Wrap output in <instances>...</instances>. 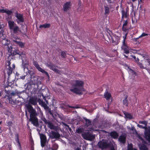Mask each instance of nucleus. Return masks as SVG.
<instances>
[{
	"instance_id": "nucleus-1",
	"label": "nucleus",
	"mask_w": 150,
	"mask_h": 150,
	"mask_svg": "<svg viewBox=\"0 0 150 150\" xmlns=\"http://www.w3.org/2000/svg\"><path fill=\"white\" fill-rule=\"evenodd\" d=\"M4 31L1 30L0 33V42L7 48L8 52L11 54L12 56L16 55H19V58L22 59L23 57H25V53L23 52H21L19 50L15 48H13L10 45V41L8 39L5 38V35L3 34Z\"/></svg>"
},
{
	"instance_id": "nucleus-2",
	"label": "nucleus",
	"mask_w": 150,
	"mask_h": 150,
	"mask_svg": "<svg viewBox=\"0 0 150 150\" xmlns=\"http://www.w3.org/2000/svg\"><path fill=\"white\" fill-rule=\"evenodd\" d=\"M26 107L29 112L30 113L29 121L31 122V123L35 126L38 127V120L37 117L38 114L35 110L30 104H28L26 106Z\"/></svg>"
},
{
	"instance_id": "nucleus-3",
	"label": "nucleus",
	"mask_w": 150,
	"mask_h": 150,
	"mask_svg": "<svg viewBox=\"0 0 150 150\" xmlns=\"http://www.w3.org/2000/svg\"><path fill=\"white\" fill-rule=\"evenodd\" d=\"M84 84V83L83 81L76 80L75 83L73 85V88H70V90L76 94L82 95L83 91H84L83 88Z\"/></svg>"
},
{
	"instance_id": "nucleus-4",
	"label": "nucleus",
	"mask_w": 150,
	"mask_h": 150,
	"mask_svg": "<svg viewBox=\"0 0 150 150\" xmlns=\"http://www.w3.org/2000/svg\"><path fill=\"white\" fill-rule=\"evenodd\" d=\"M9 29L13 31L14 33L16 34L18 32H21L19 27L15 23L14 21L7 20Z\"/></svg>"
},
{
	"instance_id": "nucleus-5",
	"label": "nucleus",
	"mask_w": 150,
	"mask_h": 150,
	"mask_svg": "<svg viewBox=\"0 0 150 150\" xmlns=\"http://www.w3.org/2000/svg\"><path fill=\"white\" fill-rule=\"evenodd\" d=\"M26 71V75H30V81L32 84H35L38 83L37 81L38 80V78L34 75L33 71L31 70L27 69Z\"/></svg>"
},
{
	"instance_id": "nucleus-6",
	"label": "nucleus",
	"mask_w": 150,
	"mask_h": 150,
	"mask_svg": "<svg viewBox=\"0 0 150 150\" xmlns=\"http://www.w3.org/2000/svg\"><path fill=\"white\" fill-rule=\"evenodd\" d=\"M15 16L17 19L16 21L18 24L21 25V23L24 22V19L23 14L18 13L17 12L15 13Z\"/></svg>"
},
{
	"instance_id": "nucleus-7",
	"label": "nucleus",
	"mask_w": 150,
	"mask_h": 150,
	"mask_svg": "<svg viewBox=\"0 0 150 150\" xmlns=\"http://www.w3.org/2000/svg\"><path fill=\"white\" fill-rule=\"evenodd\" d=\"M82 137L85 139L92 140L94 139V135H92L89 132H85L82 134Z\"/></svg>"
},
{
	"instance_id": "nucleus-8",
	"label": "nucleus",
	"mask_w": 150,
	"mask_h": 150,
	"mask_svg": "<svg viewBox=\"0 0 150 150\" xmlns=\"http://www.w3.org/2000/svg\"><path fill=\"white\" fill-rule=\"evenodd\" d=\"M40 138L41 146L42 148H43L45 146L46 143L48 142L47 141L46 136L45 134H40Z\"/></svg>"
},
{
	"instance_id": "nucleus-9",
	"label": "nucleus",
	"mask_w": 150,
	"mask_h": 150,
	"mask_svg": "<svg viewBox=\"0 0 150 150\" xmlns=\"http://www.w3.org/2000/svg\"><path fill=\"white\" fill-rule=\"evenodd\" d=\"M13 41L14 44L19 46V47L21 48H24L25 45V43L21 42L20 38H18L17 37L16 38L13 39Z\"/></svg>"
},
{
	"instance_id": "nucleus-10",
	"label": "nucleus",
	"mask_w": 150,
	"mask_h": 150,
	"mask_svg": "<svg viewBox=\"0 0 150 150\" xmlns=\"http://www.w3.org/2000/svg\"><path fill=\"white\" fill-rule=\"evenodd\" d=\"M144 129V137L150 143V127H146Z\"/></svg>"
},
{
	"instance_id": "nucleus-11",
	"label": "nucleus",
	"mask_w": 150,
	"mask_h": 150,
	"mask_svg": "<svg viewBox=\"0 0 150 150\" xmlns=\"http://www.w3.org/2000/svg\"><path fill=\"white\" fill-rule=\"evenodd\" d=\"M48 113L52 117L54 120H56L57 122H59V115L57 113H54L51 111V109H49L48 111Z\"/></svg>"
},
{
	"instance_id": "nucleus-12",
	"label": "nucleus",
	"mask_w": 150,
	"mask_h": 150,
	"mask_svg": "<svg viewBox=\"0 0 150 150\" xmlns=\"http://www.w3.org/2000/svg\"><path fill=\"white\" fill-rule=\"evenodd\" d=\"M46 65L50 69L52 70L55 72L57 73H59V71L57 69V66L55 65L54 64L50 62L49 63H47L46 64Z\"/></svg>"
},
{
	"instance_id": "nucleus-13",
	"label": "nucleus",
	"mask_w": 150,
	"mask_h": 150,
	"mask_svg": "<svg viewBox=\"0 0 150 150\" xmlns=\"http://www.w3.org/2000/svg\"><path fill=\"white\" fill-rule=\"evenodd\" d=\"M72 4L71 1L66 2L63 5V10L64 12H67L71 9Z\"/></svg>"
},
{
	"instance_id": "nucleus-14",
	"label": "nucleus",
	"mask_w": 150,
	"mask_h": 150,
	"mask_svg": "<svg viewBox=\"0 0 150 150\" xmlns=\"http://www.w3.org/2000/svg\"><path fill=\"white\" fill-rule=\"evenodd\" d=\"M98 145L99 147L102 149L106 148L108 146V145L106 142L103 140L99 142Z\"/></svg>"
},
{
	"instance_id": "nucleus-15",
	"label": "nucleus",
	"mask_w": 150,
	"mask_h": 150,
	"mask_svg": "<svg viewBox=\"0 0 150 150\" xmlns=\"http://www.w3.org/2000/svg\"><path fill=\"white\" fill-rule=\"evenodd\" d=\"M60 137L59 134L54 131H52L50 137L51 139H58Z\"/></svg>"
},
{
	"instance_id": "nucleus-16",
	"label": "nucleus",
	"mask_w": 150,
	"mask_h": 150,
	"mask_svg": "<svg viewBox=\"0 0 150 150\" xmlns=\"http://www.w3.org/2000/svg\"><path fill=\"white\" fill-rule=\"evenodd\" d=\"M24 52L25 53V52ZM25 57H23L22 58V59L21 58H19V59H21L23 60L22 65H23V68L24 69V71H25V69H28V66L29 63V62L28 61H25V62H23V58Z\"/></svg>"
},
{
	"instance_id": "nucleus-17",
	"label": "nucleus",
	"mask_w": 150,
	"mask_h": 150,
	"mask_svg": "<svg viewBox=\"0 0 150 150\" xmlns=\"http://www.w3.org/2000/svg\"><path fill=\"white\" fill-rule=\"evenodd\" d=\"M39 103L42 106L44 107V109L47 110V112L49 109H51L49 108L47 105L42 100H40L39 101Z\"/></svg>"
},
{
	"instance_id": "nucleus-18",
	"label": "nucleus",
	"mask_w": 150,
	"mask_h": 150,
	"mask_svg": "<svg viewBox=\"0 0 150 150\" xmlns=\"http://www.w3.org/2000/svg\"><path fill=\"white\" fill-rule=\"evenodd\" d=\"M111 137L114 139H117L118 136V133L116 131H112L109 133Z\"/></svg>"
},
{
	"instance_id": "nucleus-19",
	"label": "nucleus",
	"mask_w": 150,
	"mask_h": 150,
	"mask_svg": "<svg viewBox=\"0 0 150 150\" xmlns=\"http://www.w3.org/2000/svg\"><path fill=\"white\" fill-rule=\"evenodd\" d=\"M146 62L147 63V64H146L145 65V67H144L143 65L142 64L140 63L139 62L138 63V64L140 68L142 69H145L146 67H150V61L146 59Z\"/></svg>"
},
{
	"instance_id": "nucleus-20",
	"label": "nucleus",
	"mask_w": 150,
	"mask_h": 150,
	"mask_svg": "<svg viewBox=\"0 0 150 150\" xmlns=\"http://www.w3.org/2000/svg\"><path fill=\"white\" fill-rule=\"evenodd\" d=\"M121 48L123 50L125 53L127 54L129 53V48L127 46L126 44H125V45L122 44V46Z\"/></svg>"
},
{
	"instance_id": "nucleus-21",
	"label": "nucleus",
	"mask_w": 150,
	"mask_h": 150,
	"mask_svg": "<svg viewBox=\"0 0 150 150\" xmlns=\"http://www.w3.org/2000/svg\"><path fill=\"white\" fill-rule=\"evenodd\" d=\"M126 136L125 135H120L118 139L119 141L122 144H125V142Z\"/></svg>"
},
{
	"instance_id": "nucleus-22",
	"label": "nucleus",
	"mask_w": 150,
	"mask_h": 150,
	"mask_svg": "<svg viewBox=\"0 0 150 150\" xmlns=\"http://www.w3.org/2000/svg\"><path fill=\"white\" fill-rule=\"evenodd\" d=\"M29 102L30 103L33 105H36L37 104V99L34 97L30 98Z\"/></svg>"
},
{
	"instance_id": "nucleus-23",
	"label": "nucleus",
	"mask_w": 150,
	"mask_h": 150,
	"mask_svg": "<svg viewBox=\"0 0 150 150\" xmlns=\"http://www.w3.org/2000/svg\"><path fill=\"white\" fill-rule=\"evenodd\" d=\"M37 83H38L37 84H32L31 82H30V84L31 85H36L37 86V87L36 88H34L33 89V93L34 94L36 93H37V92L38 91V86L40 84H41V81H37Z\"/></svg>"
},
{
	"instance_id": "nucleus-24",
	"label": "nucleus",
	"mask_w": 150,
	"mask_h": 150,
	"mask_svg": "<svg viewBox=\"0 0 150 150\" xmlns=\"http://www.w3.org/2000/svg\"><path fill=\"white\" fill-rule=\"evenodd\" d=\"M47 124L48 125V127L51 129H54L55 130L57 129V127L50 121L48 122Z\"/></svg>"
},
{
	"instance_id": "nucleus-25",
	"label": "nucleus",
	"mask_w": 150,
	"mask_h": 150,
	"mask_svg": "<svg viewBox=\"0 0 150 150\" xmlns=\"http://www.w3.org/2000/svg\"><path fill=\"white\" fill-rule=\"evenodd\" d=\"M139 147L140 150H148L149 149L147 146L144 144H139Z\"/></svg>"
},
{
	"instance_id": "nucleus-26",
	"label": "nucleus",
	"mask_w": 150,
	"mask_h": 150,
	"mask_svg": "<svg viewBox=\"0 0 150 150\" xmlns=\"http://www.w3.org/2000/svg\"><path fill=\"white\" fill-rule=\"evenodd\" d=\"M83 118L85 121V126L87 127L91 124L92 122L91 120L87 119L86 117H83Z\"/></svg>"
},
{
	"instance_id": "nucleus-27",
	"label": "nucleus",
	"mask_w": 150,
	"mask_h": 150,
	"mask_svg": "<svg viewBox=\"0 0 150 150\" xmlns=\"http://www.w3.org/2000/svg\"><path fill=\"white\" fill-rule=\"evenodd\" d=\"M37 69L40 71L45 74L47 76H49V75L47 72L45 71L44 69H43L40 67H39L38 68H37Z\"/></svg>"
},
{
	"instance_id": "nucleus-28",
	"label": "nucleus",
	"mask_w": 150,
	"mask_h": 150,
	"mask_svg": "<svg viewBox=\"0 0 150 150\" xmlns=\"http://www.w3.org/2000/svg\"><path fill=\"white\" fill-rule=\"evenodd\" d=\"M104 96L107 100H109L111 97V95L110 93L106 92L104 94Z\"/></svg>"
},
{
	"instance_id": "nucleus-29",
	"label": "nucleus",
	"mask_w": 150,
	"mask_h": 150,
	"mask_svg": "<svg viewBox=\"0 0 150 150\" xmlns=\"http://www.w3.org/2000/svg\"><path fill=\"white\" fill-rule=\"evenodd\" d=\"M50 26V23H46L40 25L39 26V28H49Z\"/></svg>"
},
{
	"instance_id": "nucleus-30",
	"label": "nucleus",
	"mask_w": 150,
	"mask_h": 150,
	"mask_svg": "<svg viewBox=\"0 0 150 150\" xmlns=\"http://www.w3.org/2000/svg\"><path fill=\"white\" fill-rule=\"evenodd\" d=\"M128 96L127 95H126L125 97V98L123 100V104L124 105H126L127 106H128V101L127 100V98H128Z\"/></svg>"
},
{
	"instance_id": "nucleus-31",
	"label": "nucleus",
	"mask_w": 150,
	"mask_h": 150,
	"mask_svg": "<svg viewBox=\"0 0 150 150\" xmlns=\"http://www.w3.org/2000/svg\"><path fill=\"white\" fill-rule=\"evenodd\" d=\"M62 124L63 125L65 126V128H66V129H67V130L68 129L70 131H71V128L69 127V125L67 124L64 122H62Z\"/></svg>"
},
{
	"instance_id": "nucleus-32",
	"label": "nucleus",
	"mask_w": 150,
	"mask_h": 150,
	"mask_svg": "<svg viewBox=\"0 0 150 150\" xmlns=\"http://www.w3.org/2000/svg\"><path fill=\"white\" fill-rule=\"evenodd\" d=\"M58 148V145L56 143H54L53 146V148H52L51 150H57Z\"/></svg>"
},
{
	"instance_id": "nucleus-33",
	"label": "nucleus",
	"mask_w": 150,
	"mask_h": 150,
	"mask_svg": "<svg viewBox=\"0 0 150 150\" xmlns=\"http://www.w3.org/2000/svg\"><path fill=\"white\" fill-rule=\"evenodd\" d=\"M105 15L108 14L110 12L109 8L108 7L105 6Z\"/></svg>"
},
{
	"instance_id": "nucleus-34",
	"label": "nucleus",
	"mask_w": 150,
	"mask_h": 150,
	"mask_svg": "<svg viewBox=\"0 0 150 150\" xmlns=\"http://www.w3.org/2000/svg\"><path fill=\"white\" fill-rule=\"evenodd\" d=\"M122 19L124 17L127 18V13L126 12H125L123 10L122 11Z\"/></svg>"
},
{
	"instance_id": "nucleus-35",
	"label": "nucleus",
	"mask_w": 150,
	"mask_h": 150,
	"mask_svg": "<svg viewBox=\"0 0 150 150\" xmlns=\"http://www.w3.org/2000/svg\"><path fill=\"white\" fill-rule=\"evenodd\" d=\"M125 115L127 118H129V119H132L133 118L132 116L128 113H125Z\"/></svg>"
},
{
	"instance_id": "nucleus-36",
	"label": "nucleus",
	"mask_w": 150,
	"mask_h": 150,
	"mask_svg": "<svg viewBox=\"0 0 150 150\" xmlns=\"http://www.w3.org/2000/svg\"><path fill=\"white\" fill-rule=\"evenodd\" d=\"M15 140L17 143L20 144V143L19 141V136L18 134H17L15 135Z\"/></svg>"
},
{
	"instance_id": "nucleus-37",
	"label": "nucleus",
	"mask_w": 150,
	"mask_h": 150,
	"mask_svg": "<svg viewBox=\"0 0 150 150\" xmlns=\"http://www.w3.org/2000/svg\"><path fill=\"white\" fill-rule=\"evenodd\" d=\"M41 120L44 122L45 124H47L50 121L49 120H47L44 117H41Z\"/></svg>"
},
{
	"instance_id": "nucleus-38",
	"label": "nucleus",
	"mask_w": 150,
	"mask_h": 150,
	"mask_svg": "<svg viewBox=\"0 0 150 150\" xmlns=\"http://www.w3.org/2000/svg\"><path fill=\"white\" fill-rule=\"evenodd\" d=\"M84 131L82 128H79L76 130V132L78 133H81L83 132Z\"/></svg>"
},
{
	"instance_id": "nucleus-39",
	"label": "nucleus",
	"mask_w": 150,
	"mask_h": 150,
	"mask_svg": "<svg viewBox=\"0 0 150 150\" xmlns=\"http://www.w3.org/2000/svg\"><path fill=\"white\" fill-rule=\"evenodd\" d=\"M8 63V64L7 66H8V68H9V73L11 72V73L12 72V69L11 68V67H10V64H11V62L10 61H8L7 62Z\"/></svg>"
},
{
	"instance_id": "nucleus-40",
	"label": "nucleus",
	"mask_w": 150,
	"mask_h": 150,
	"mask_svg": "<svg viewBox=\"0 0 150 150\" xmlns=\"http://www.w3.org/2000/svg\"><path fill=\"white\" fill-rule=\"evenodd\" d=\"M61 56L64 58H65L67 57L66 52L62 51L61 53Z\"/></svg>"
},
{
	"instance_id": "nucleus-41",
	"label": "nucleus",
	"mask_w": 150,
	"mask_h": 150,
	"mask_svg": "<svg viewBox=\"0 0 150 150\" xmlns=\"http://www.w3.org/2000/svg\"><path fill=\"white\" fill-rule=\"evenodd\" d=\"M139 123L140 124L144 125L145 126H146L147 125V123L146 121H140Z\"/></svg>"
},
{
	"instance_id": "nucleus-42",
	"label": "nucleus",
	"mask_w": 150,
	"mask_h": 150,
	"mask_svg": "<svg viewBox=\"0 0 150 150\" xmlns=\"http://www.w3.org/2000/svg\"><path fill=\"white\" fill-rule=\"evenodd\" d=\"M6 13L8 15H10L12 14L13 12L12 11L9 10H6Z\"/></svg>"
},
{
	"instance_id": "nucleus-43",
	"label": "nucleus",
	"mask_w": 150,
	"mask_h": 150,
	"mask_svg": "<svg viewBox=\"0 0 150 150\" xmlns=\"http://www.w3.org/2000/svg\"><path fill=\"white\" fill-rule=\"evenodd\" d=\"M33 64L37 69V68H38L39 67H40L38 63L36 61H34L33 62Z\"/></svg>"
},
{
	"instance_id": "nucleus-44",
	"label": "nucleus",
	"mask_w": 150,
	"mask_h": 150,
	"mask_svg": "<svg viewBox=\"0 0 150 150\" xmlns=\"http://www.w3.org/2000/svg\"><path fill=\"white\" fill-rule=\"evenodd\" d=\"M134 149L133 148L132 144H130V145H129L127 150H134Z\"/></svg>"
},
{
	"instance_id": "nucleus-45",
	"label": "nucleus",
	"mask_w": 150,
	"mask_h": 150,
	"mask_svg": "<svg viewBox=\"0 0 150 150\" xmlns=\"http://www.w3.org/2000/svg\"><path fill=\"white\" fill-rule=\"evenodd\" d=\"M9 103L12 104L13 105L15 104V102L14 100H13L11 98H9Z\"/></svg>"
},
{
	"instance_id": "nucleus-46",
	"label": "nucleus",
	"mask_w": 150,
	"mask_h": 150,
	"mask_svg": "<svg viewBox=\"0 0 150 150\" xmlns=\"http://www.w3.org/2000/svg\"><path fill=\"white\" fill-rule=\"evenodd\" d=\"M148 35V34L147 33H142V34L138 38H140L142 37L147 36Z\"/></svg>"
},
{
	"instance_id": "nucleus-47",
	"label": "nucleus",
	"mask_w": 150,
	"mask_h": 150,
	"mask_svg": "<svg viewBox=\"0 0 150 150\" xmlns=\"http://www.w3.org/2000/svg\"><path fill=\"white\" fill-rule=\"evenodd\" d=\"M127 33H126L125 34V35L124 36H123V44H124V45H125V41L126 39V36H127Z\"/></svg>"
},
{
	"instance_id": "nucleus-48",
	"label": "nucleus",
	"mask_w": 150,
	"mask_h": 150,
	"mask_svg": "<svg viewBox=\"0 0 150 150\" xmlns=\"http://www.w3.org/2000/svg\"><path fill=\"white\" fill-rule=\"evenodd\" d=\"M131 130L132 131H134L135 132V133L136 134H137V131L136 130V129L134 128V127H132L131 128Z\"/></svg>"
},
{
	"instance_id": "nucleus-49",
	"label": "nucleus",
	"mask_w": 150,
	"mask_h": 150,
	"mask_svg": "<svg viewBox=\"0 0 150 150\" xmlns=\"http://www.w3.org/2000/svg\"><path fill=\"white\" fill-rule=\"evenodd\" d=\"M137 126L140 128H143V129H145V128L146 126H143L142 125H139V124H138L137 125Z\"/></svg>"
},
{
	"instance_id": "nucleus-50",
	"label": "nucleus",
	"mask_w": 150,
	"mask_h": 150,
	"mask_svg": "<svg viewBox=\"0 0 150 150\" xmlns=\"http://www.w3.org/2000/svg\"><path fill=\"white\" fill-rule=\"evenodd\" d=\"M7 124L9 126H11L12 125H13V123L11 121H9L7 123Z\"/></svg>"
},
{
	"instance_id": "nucleus-51",
	"label": "nucleus",
	"mask_w": 150,
	"mask_h": 150,
	"mask_svg": "<svg viewBox=\"0 0 150 150\" xmlns=\"http://www.w3.org/2000/svg\"><path fill=\"white\" fill-rule=\"evenodd\" d=\"M127 21H124V23L123 24L122 26H126L127 24Z\"/></svg>"
},
{
	"instance_id": "nucleus-52",
	"label": "nucleus",
	"mask_w": 150,
	"mask_h": 150,
	"mask_svg": "<svg viewBox=\"0 0 150 150\" xmlns=\"http://www.w3.org/2000/svg\"><path fill=\"white\" fill-rule=\"evenodd\" d=\"M6 10L3 9H0V13H5Z\"/></svg>"
},
{
	"instance_id": "nucleus-53",
	"label": "nucleus",
	"mask_w": 150,
	"mask_h": 150,
	"mask_svg": "<svg viewBox=\"0 0 150 150\" xmlns=\"http://www.w3.org/2000/svg\"><path fill=\"white\" fill-rule=\"evenodd\" d=\"M127 30V29L125 27V26L122 27V30L124 31H126Z\"/></svg>"
},
{
	"instance_id": "nucleus-54",
	"label": "nucleus",
	"mask_w": 150,
	"mask_h": 150,
	"mask_svg": "<svg viewBox=\"0 0 150 150\" xmlns=\"http://www.w3.org/2000/svg\"><path fill=\"white\" fill-rule=\"evenodd\" d=\"M136 61L137 60L138 61H139V59H138V58H137H137L136 57L134 56V55H132L131 56Z\"/></svg>"
},
{
	"instance_id": "nucleus-55",
	"label": "nucleus",
	"mask_w": 150,
	"mask_h": 150,
	"mask_svg": "<svg viewBox=\"0 0 150 150\" xmlns=\"http://www.w3.org/2000/svg\"><path fill=\"white\" fill-rule=\"evenodd\" d=\"M99 118V115H98L96 116V117L94 119V121H96L97 120H98V119Z\"/></svg>"
},
{
	"instance_id": "nucleus-56",
	"label": "nucleus",
	"mask_w": 150,
	"mask_h": 150,
	"mask_svg": "<svg viewBox=\"0 0 150 150\" xmlns=\"http://www.w3.org/2000/svg\"><path fill=\"white\" fill-rule=\"evenodd\" d=\"M11 95L12 96H15L16 95V93L14 92H12L11 93Z\"/></svg>"
},
{
	"instance_id": "nucleus-57",
	"label": "nucleus",
	"mask_w": 150,
	"mask_h": 150,
	"mask_svg": "<svg viewBox=\"0 0 150 150\" xmlns=\"http://www.w3.org/2000/svg\"><path fill=\"white\" fill-rule=\"evenodd\" d=\"M25 75L22 76L21 77V78L22 79L24 80L25 79Z\"/></svg>"
},
{
	"instance_id": "nucleus-58",
	"label": "nucleus",
	"mask_w": 150,
	"mask_h": 150,
	"mask_svg": "<svg viewBox=\"0 0 150 150\" xmlns=\"http://www.w3.org/2000/svg\"><path fill=\"white\" fill-rule=\"evenodd\" d=\"M75 150H81V149L80 148L78 147Z\"/></svg>"
},
{
	"instance_id": "nucleus-59",
	"label": "nucleus",
	"mask_w": 150,
	"mask_h": 150,
	"mask_svg": "<svg viewBox=\"0 0 150 150\" xmlns=\"http://www.w3.org/2000/svg\"><path fill=\"white\" fill-rule=\"evenodd\" d=\"M68 106L69 108H75V107H74L72 106H70V105H68Z\"/></svg>"
},
{
	"instance_id": "nucleus-60",
	"label": "nucleus",
	"mask_w": 150,
	"mask_h": 150,
	"mask_svg": "<svg viewBox=\"0 0 150 150\" xmlns=\"http://www.w3.org/2000/svg\"><path fill=\"white\" fill-rule=\"evenodd\" d=\"M101 132H104V133H107V132L106 131H105L104 130H102L101 131Z\"/></svg>"
},
{
	"instance_id": "nucleus-61",
	"label": "nucleus",
	"mask_w": 150,
	"mask_h": 150,
	"mask_svg": "<svg viewBox=\"0 0 150 150\" xmlns=\"http://www.w3.org/2000/svg\"><path fill=\"white\" fill-rule=\"evenodd\" d=\"M139 138L140 139L142 140H143V139L140 136L139 137Z\"/></svg>"
},
{
	"instance_id": "nucleus-62",
	"label": "nucleus",
	"mask_w": 150,
	"mask_h": 150,
	"mask_svg": "<svg viewBox=\"0 0 150 150\" xmlns=\"http://www.w3.org/2000/svg\"><path fill=\"white\" fill-rule=\"evenodd\" d=\"M2 94L1 91L0 92V97L1 96Z\"/></svg>"
},
{
	"instance_id": "nucleus-63",
	"label": "nucleus",
	"mask_w": 150,
	"mask_h": 150,
	"mask_svg": "<svg viewBox=\"0 0 150 150\" xmlns=\"http://www.w3.org/2000/svg\"><path fill=\"white\" fill-rule=\"evenodd\" d=\"M8 147L9 148V150H12L11 147Z\"/></svg>"
},
{
	"instance_id": "nucleus-64",
	"label": "nucleus",
	"mask_w": 150,
	"mask_h": 150,
	"mask_svg": "<svg viewBox=\"0 0 150 150\" xmlns=\"http://www.w3.org/2000/svg\"><path fill=\"white\" fill-rule=\"evenodd\" d=\"M132 22L133 23H134V21L133 20V18H132Z\"/></svg>"
}]
</instances>
